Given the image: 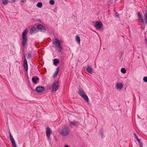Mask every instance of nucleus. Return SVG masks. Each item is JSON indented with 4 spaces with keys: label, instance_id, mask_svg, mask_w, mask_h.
<instances>
[{
    "label": "nucleus",
    "instance_id": "nucleus-1",
    "mask_svg": "<svg viewBox=\"0 0 147 147\" xmlns=\"http://www.w3.org/2000/svg\"><path fill=\"white\" fill-rule=\"evenodd\" d=\"M27 32V30L26 29L23 31L22 34V45L23 47L26 49L27 48L28 45V39L26 36Z\"/></svg>",
    "mask_w": 147,
    "mask_h": 147
},
{
    "label": "nucleus",
    "instance_id": "nucleus-2",
    "mask_svg": "<svg viewBox=\"0 0 147 147\" xmlns=\"http://www.w3.org/2000/svg\"><path fill=\"white\" fill-rule=\"evenodd\" d=\"M53 43L55 45L56 50L62 54L61 49L62 48L61 45L62 42L60 43V41H59L57 39H55L53 40Z\"/></svg>",
    "mask_w": 147,
    "mask_h": 147
},
{
    "label": "nucleus",
    "instance_id": "nucleus-3",
    "mask_svg": "<svg viewBox=\"0 0 147 147\" xmlns=\"http://www.w3.org/2000/svg\"><path fill=\"white\" fill-rule=\"evenodd\" d=\"M78 93L86 101V102H88L89 98L85 92L82 88H80L79 89Z\"/></svg>",
    "mask_w": 147,
    "mask_h": 147
},
{
    "label": "nucleus",
    "instance_id": "nucleus-4",
    "mask_svg": "<svg viewBox=\"0 0 147 147\" xmlns=\"http://www.w3.org/2000/svg\"><path fill=\"white\" fill-rule=\"evenodd\" d=\"M59 132L61 135L65 136L69 134L70 131L68 127H63L61 129H59Z\"/></svg>",
    "mask_w": 147,
    "mask_h": 147
},
{
    "label": "nucleus",
    "instance_id": "nucleus-5",
    "mask_svg": "<svg viewBox=\"0 0 147 147\" xmlns=\"http://www.w3.org/2000/svg\"><path fill=\"white\" fill-rule=\"evenodd\" d=\"M52 92H55L59 88V81L55 82L52 85Z\"/></svg>",
    "mask_w": 147,
    "mask_h": 147
},
{
    "label": "nucleus",
    "instance_id": "nucleus-6",
    "mask_svg": "<svg viewBox=\"0 0 147 147\" xmlns=\"http://www.w3.org/2000/svg\"><path fill=\"white\" fill-rule=\"evenodd\" d=\"M37 28L42 32H45L47 30L44 26L41 24H38L37 26Z\"/></svg>",
    "mask_w": 147,
    "mask_h": 147
},
{
    "label": "nucleus",
    "instance_id": "nucleus-7",
    "mask_svg": "<svg viewBox=\"0 0 147 147\" xmlns=\"http://www.w3.org/2000/svg\"><path fill=\"white\" fill-rule=\"evenodd\" d=\"M45 89L44 87L42 86H39L37 87L35 90L38 93H41Z\"/></svg>",
    "mask_w": 147,
    "mask_h": 147
},
{
    "label": "nucleus",
    "instance_id": "nucleus-8",
    "mask_svg": "<svg viewBox=\"0 0 147 147\" xmlns=\"http://www.w3.org/2000/svg\"><path fill=\"white\" fill-rule=\"evenodd\" d=\"M23 67L25 71L26 72H27L28 71V64L27 62V61L26 58H25L24 59L23 62Z\"/></svg>",
    "mask_w": 147,
    "mask_h": 147
},
{
    "label": "nucleus",
    "instance_id": "nucleus-9",
    "mask_svg": "<svg viewBox=\"0 0 147 147\" xmlns=\"http://www.w3.org/2000/svg\"><path fill=\"white\" fill-rule=\"evenodd\" d=\"M138 17L139 20L140 21V22L144 23V21L142 17L141 13L139 12H138Z\"/></svg>",
    "mask_w": 147,
    "mask_h": 147
},
{
    "label": "nucleus",
    "instance_id": "nucleus-10",
    "mask_svg": "<svg viewBox=\"0 0 147 147\" xmlns=\"http://www.w3.org/2000/svg\"><path fill=\"white\" fill-rule=\"evenodd\" d=\"M102 26V23L100 22H96L95 24V26L98 28H101Z\"/></svg>",
    "mask_w": 147,
    "mask_h": 147
},
{
    "label": "nucleus",
    "instance_id": "nucleus-11",
    "mask_svg": "<svg viewBox=\"0 0 147 147\" xmlns=\"http://www.w3.org/2000/svg\"><path fill=\"white\" fill-rule=\"evenodd\" d=\"M46 135L48 138H49L51 134V129L49 127H47L46 128Z\"/></svg>",
    "mask_w": 147,
    "mask_h": 147
},
{
    "label": "nucleus",
    "instance_id": "nucleus-12",
    "mask_svg": "<svg viewBox=\"0 0 147 147\" xmlns=\"http://www.w3.org/2000/svg\"><path fill=\"white\" fill-rule=\"evenodd\" d=\"M86 71L89 73L91 74L92 72V69L90 66H88L86 68Z\"/></svg>",
    "mask_w": 147,
    "mask_h": 147
},
{
    "label": "nucleus",
    "instance_id": "nucleus-13",
    "mask_svg": "<svg viewBox=\"0 0 147 147\" xmlns=\"http://www.w3.org/2000/svg\"><path fill=\"white\" fill-rule=\"evenodd\" d=\"M78 123L76 121H71L69 122V125L70 126H75L77 125Z\"/></svg>",
    "mask_w": 147,
    "mask_h": 147
},
{
    "label": "nucleus",
    "instance_id": "nucleus-14",
    "mask_svg": "<svg viewBox=\"0 0 147 147\" xmlns=\"http://www.w3.org/2000/svg\"><path fill=\"white\" fill-rule=\"evenodd\" d=\"M116 86L117 89H121L123 88V85L121 83H118L116 85Z\"/></svg>",
    "mask_w": 147,
    "mask_h": 147
},
{
    "label": "nucleus",
    "instance_id": "nucleus-15",
    "mask_svg": "<svg viewBox=\"0 0 147 147\" xmlns=\"http://www.w3.org/2000/svg\"><path fill=\"white\" fill-rule=\"evenodd\" d=\"M59 67H58L57 68L56 71L53 74V77H55L57 75L58 73V72H59Z\"/></svg>",
    "mask_w": 147,
    "mask_h": 147
},
{
    "label": "nucleus",
    "instance_id": "nucleus-16",
    "mask_svg": "<svg viewBox=\"0 0 147 147\" xmlns=\"http://www.w3.org/2000/svg\"><path fill=\"white\" fill-rule=\"evenodd\" d=\"M53 63L55 65H56L57 64L59 63V61L57 59H55L53 60Z\"/></svg>",
    "mask_w": 147,
    "mask_h": 147
},
{
    "label": "nucleus",
    "instance_id": "nucleus-17",
    "mask_svg": "<svg viewBox=\"0 0 147 147\" xmlns=\"http://www.w3.org/2000/svg\"><path fill=\"white\" fill-rule=\"evenodd\" d=\"M36 29V28L35 27H32L30 29V32L31 33H33L34 31H35Z\"/></svg>",
    "mask_w": 147,
    "mask_h": 147
},
{
    "label": "nucleus",
    "instance_id": "nucleus-18",
    "mask_svg": "<svg viewBox=\"0 0 147 147\" xmlns=\"http://www.w3.org/2000/svg\"><path fill=\"white\" fill-rule=\"evenodd\" d=\"M42 3L40 2L38 3L36 5L39 8L41 7L42 6Z\"/></svg>",
    "mask_w": 147,
    "mask_h": 147
},
{
    "label": "nucleus",
    "instance_id": "nucleus-19",
    "mask_svg": "<svg viewBox=\"0 0 147 147\" xmlns=\"http://www.w3.org/2000/svg\"><path fill=\"white\" fill-rule=\"evenodd\" d=\"M3 4L4 5H7L8 3V0H2Z\"/></svg>",
    "mask_w": 147,
    "mask_h": 147
},
{
    "label": "nucleus",
    "instance_id": "nucleus-20",
    "mask_svg": "<svg viewBox=\"0 0 147 147\" xmlns=\"http://www.w3.org/2000/svg\"><path fill=\"white\" fill-rule=\"evenodd\" d=\"M9 137L10 140H11V142L14 140V138H13V136L11 135L10 132L9 133Z\"/></svg>",
    "mask_w": 147,
    "mask_h": 147
},
{
    "label": "nucleus",
    "instance_id": "nucleus-21",
    "mask_svg": "<svg viewBox=\"0 0 147 147\" xmlns=\"http://www.w3.org/2000/svg\"><path fill=\"white\" fill-rule=\"evenodd\" d=\"M28 59H32L33 57V56H32L30 53H29L28 54Z\"/></svg>",
    "mask_w": 147,
    "mask_h": 147
},
{
    "label": "nucleus",
    "instance_id": "nucleus-22",
    "mask_svg": "<svg viewBox=\"0 0 147 147\" xmlns=\"http://www.w3.org/2000/svg\"><path fill=\"white\" fill-rule=\"evenodd\" d=\"M121 71L123 74H125L126 72V70L124 68H122L121 69Z\"/></svg>",
    "mask_w": 147,
    "mask_h": 147
},
{
    "label": "nucleus",
    "instance_id": "nucleus-23",
    "mask_svg": "<svg viewBox=\"0 0 147 147\" xmlns=\"http://www.w3.org/2000/svg\"><path fill=\"white\" fill-rule=\"evenodd\" d=\"M13 147H17L15 140L11 141Z\"/></svg>",
    "mask_w": 147,
    "mask_h": 147
},
{
    "label": "nucleus",
    "instance_id": "nucleus-24",
    "mask_svg": "<svg viewBox=\"0 0 147 147\" xmlns=\"http://www.w3.org/2000/svg\"><path fill=\"white\" fill-rule=\"evenodd\" d=\"M76 41L78 42V43L80 42V37L78 36H77L76 37Z\"/></svg>",
    "mask_w": 147,
    "mask_h": 147
},
{
    "label": "nucleus",
    "instance_id": "nucleus-25",
    "mask_svg": "<svg viewBox=\"0 0 147 147\" xmlns=\"http://www.w3.org/2000/svg\"><path fill=\"white\" fill-rule=\"evenodd\" d=\"M144 16L145 18V23L146 24H147V10L146 11L145 14L144 15Z\"/></svg>",
    "mask_w": 147,
    "mask_h": 147
},
{
    "label": "nucleus",
    "instance_id": "nucleus-26",
    "mask_svg": "<svg viewBox=\"0 0 147 147\" xmlns=\"http://www.w3.org/2000/svg\"><path fill=\"white\" fill-rule=\"evenodd\" d=\"M49 3L50 4L52 5H54L55 3L54 0H50Z\"/></svg>",
    "mask_w": 147,
    "mask_h": 147
},
{
    "label": "nucleus",
    "instance_id": "nucleus-27",
    "mask_svg": "<svg viewBox=\"0 0 147 147\" xmlns=\"http://www.w3.org/2000/svg\"><path fill=\"white\" fill-rule=\"evenodd\" d=\"M32 81L34 83L36 84L37 83L36 81V80H35V78L34 77H33L32 78Z\"/></svg>",
    "mask_w": 147,
    "mask_h": 147
},
{
    "label": "nucleus",
    "instance_id": "nucleus-28",
    "mask_svg": "<svg viewBox=\"0 0 147 147\" xmlns=\"http://www.w3.org/2000/svg\"><path fill=\"white\" fill-rule=\"evenodd\" d=\"M143 80L145 82H147V77H145L143 78Z\"/></svg>",
    "mask_w": 147,
    "mask_h": 147
},
{
    "label": "nucleus",
    "instance_id": "nucleus-29",
    "mask_svg": "<svg viewBox=\"0 0 147 147\" xmlns=\"http://www.w3.org/2000/svg\"><path fill=\"white\" fill-rule=\"evenodd\" d=\"M140 144V147H142L143 145V143L141 142H140V143H139Z\"/></svg>",
    "mask_w": 147,
    "mask_h": 147
},
{
    "label": "nucleus",
    "instance_id": "nucleus-30",
    "mask_svg": "<svg viewBox=\"0 0 147 147\" xmlns=\"http://www.w3.org/2000/svg\"><path fill=\"white\" fill-rule=\"evenodd\" d=\"M134 135L135 136V138L137 139L138 138V136L135 133H134Z\"/></svg>",
    "mask_w": 147,
    "mask_h": 147
},
{
    "label": "nucleus",
    "instance_id": "nucleus-31",
    "mask_svg": "<svg viewBox=\"0 0 147 147\" xmlns=\"http://www.w3.org/2000/svg\"><path fill=\"white\" fill-rule=\"evenodd\" d=\"M115 16L117 17H119V15L116 13L115 14Z\"/></svg>",
    "mask_w": 147,
    "mask_h": 147
},
{
    "label": "nucleus",
    "instance_id": "nucleus-32",
    "mask_svg": "<svg viewBox=\"0 0 147 147\" xmlns=\"http://www.w3.org/2000/svg\"><path fill=\"white\" fill-rule=\"evenodd\" d=\"M137 140L138 141V142L139 143H140V142H141L140 141V140L138 138L137 139Z\"/></svg>",
    "mask_w": 147,
    "mask_h": 147
},
{
    "label": "nucleus",
    "instance_id": "nucleus-33",
    "mask_svg": "<svg viewBox=\"0 0 147 147\" xmlns=\"http://www.w3.org/2000/svg\"><path fill=\"white\" fill-rule=\"evenodd\" d=\"M35 80H36V81L38 80H39V78L38 77H37L36 78H35Z\"/></svg>",
    "mask_w": 147,
    "mask_h": 147
},
{
    "label": "nucleus",
    "instance_id": "nucleus-34",
    "mask_svg": "<svg viewBox=\"0 0 147 147\" xmlns=\"http://www.w3.org/2000/svg\"><path fill=\"white\" fill-rule=\"evenodd\" d=\"M100 135H101L102 137L103 136V134L102 133H101Z\"/></svg>",
    "mask_w": 147,
    "mask_h": 147
},
{
    "label": "nucleus",
    "instance_id": "nucleus-35",
    "mask_svg": "<svg viewBox=\"0 0 147 147\" xmlns=\"http://www.w3.org/2000/svg\"><path fill=\"white\" fill-rule=\"evenodd\" d=\"M11 1L13 2H15V0H11Z\"/></svg>",
    "mask_w": 147,
    "mask_h": 147
},
{
    "label": "nucleus",
    "instance_id": "nucleus-36",
    "mask_svg": "<svg viewBox=\"0 0 147 147\" xmlns=\"http://www.w3.org/2000/svg\"><path fill=\"white\" fill-rule=\"evenodd\" d=\"M145 40L146 41V45H147V39L146 38L145 39Z\"/></svg>",
    "mask_w": 147,
    "mask_h": 147
},
{
    "label": "nucleus",
    "instance_id": "nucleus-37",
    "mask_svg": "<svg viewBox=\"0 0 147 147\" xmlns=\"http://www.w3.org/2000/svg\"><path fill=\"white\" fill-rule=\"evenodd\" d=\"M23 55H24V59H25V58H26V57H25V54H23Z\"/></svg>",
    "mask_w": 147,
    "mask_h": 147
},
{
    "label": "nucleus",
    "instance_id": "nucleus-38",
    "mask_svg": "<svg viewBox=\"0 0 147 147\" xmlns=\"http://www.w3.org/2000/svg\"><path fill=\"white\" fill-rule=\"evenodd\" d=\"M65 147H69L67 145H65Z\"/></svg>",
    "mask_w": 147,
    "mask_h": 147
},
{
    "label": "nucleus",
    "instance_id": "nucleus-39",
    "mask_svg": "<svg viewBox=\"0 0 147 147\" xmlns=\"http://www.w3.org/2000/svg\"><path fill=\"white\" fill-rule=\"evenodd\" d=\"M38 20L40 22H41L40 20L39 19Z\"/></svg>",
    "mask_w": 147,
    "mask_h": 147
},
{
    "label": "nucleus",
    "instance_id": "nucleus-40",
    "mask_svg": "<svg viewBox=\"0 0 147 147\" xmlns=\"http://www.w3.org/2000/svg\"><path fill=\"white\" fill-rule=\"evenodd\" d=\"M22 51H24V49H23L22 50Z\"/></svg>",
    "mask_w": 147,
    "mask_h": 147
}]
</instances>
